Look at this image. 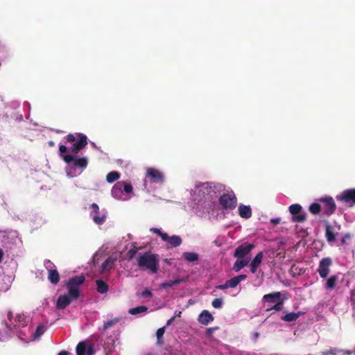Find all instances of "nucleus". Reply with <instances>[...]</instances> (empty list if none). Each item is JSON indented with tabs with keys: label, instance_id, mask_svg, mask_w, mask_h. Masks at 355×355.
Returning <instances> with one entry per match:
<instances>
[{
	"label": "nucleus",
	"instance_id": "nucleus-5",
	"mask_svg": "<svg viewBox=\"0 0 355 355\" xmlns=\"http://www.w3.org/2000/svg\"><path fill=\"white\" fill-rule=\"evenodd\" d=\"M287 299L280 292H274L268 294V311L275 310L281 311L285 300Z\"/></svg>",
	"mask_w": 355,
	"mask_h": 355
},
{
	"label": "nucleus",
	"instance_id": "nucleus-26",
	"mask_svg": "<svg viewBox=\"0 0 355 355\" xmlns=\"http://www.w3.org/2000/svg\"><path fill=\"white\" fill-rule=\"evenodd\" d=\"M249 261L250 259L237 258L236 261L234 263L233 270L236 272H239L241 269L246 266Z\"/></svg>",
	"mask_w": 355,
	"mask_h": 355
},
{
	"label": "nucleus",
	"instance_id": "nucleus-30",
	"mask_svg": "<svg viewBox=\"0 0 355 355\" xmlns=\"http://www.w3.org/2000/svg\"><path fill=\"white\" fill-rule=\"evenodd\" d=\"M97 286V291L101 294H105L108 291V285L102 279H97L96 281Z\"/></svg>",
	"mask_w": 355,
	"mask_h": 355
},
{
	"label": "nucleus",
	"instance_id": "nucleus-24",
	"mask_svg": "<svg viewBox=\"0 0 355 355\" xmlns=\"http://www.w3.org/2000/svg\"><path fill=\"white\" fill-rule=\"evenodd\" d=\"M325 237L329 243H333L336 241V233L334 232V229L328 223L325 227Z\"/></svg>",
	"mask_w": 355,
	"mask_h": 355
},
{
	"label": "nucleus",
	"instance_id": "nucleus-40",
	"mask_svg": "<svg viewBox=\"0 0 355 355\" xmlns=\"http://www.w3.org/2000/svg\"><path fill=\"white\" fill-rule=\"evenodd\" d=\"M137 251L138 248H137L136 247H134L129 250V251L128 252V259L132 260L136 256Z\"/></svg>",
	"mask_w": 355,
	"mask_h": 355
},
{
	"label": "nucleus",
	"instance_id": "nucleus-57",
	"mask_svg": "<svg viewBox=\"0 0 355 355\" xmlns=\"http://www.w3.org/2000/svg\"><path fill=\"white\" fill-rule=\"evenodd\" d=\"M295 265H293V266H292V270H293V269L295 268Z\"/></svg>",
	"mask_w": 355,
	"mask_h": 355
},
{
	"label": "nucleus",
	"instance_id": "nucleus-17",
	"mask_svg": "<svg viewBox=\"0 0 355 355\" xmlns=\"http://www.w3.org/2000/svg\"><path fill=\"white\" fill-rule=\"evenodd\" d=\"M146 176L150 178V182L153 183L162 184L164 181V176L162 173L155 168H148Z\"/></svg>",
	"mask_w": 355,
	"mask_h": 355
},
{
	"label": "nucleus",
	"instance_id": "nucleus-27",
	"mask_svg": "<svg viewBox=\"0 0 355 355\" xmlns=\"http://www.w3.org/2000/svg\"><path fill=\"white\" fill-rule=\"evenodd\" d=\"M247 276L245 275H239L236 277H232L227 281L230 288H235L243 280L245 279Z\"/></svg>",
	"mask_w": 355,
	"mask_h": 355
},
{
	"label": "nucleus",
	"instance_id": "nucleus-49",
	"mask_svg": "<svg viewBox=\"0 0 355 355\" xmlns=\"http://www.w3.org/2000/svg\"><path fill=\"white\" fill-rule=\"evenodd\" d=\"M181 314H182V311H176L175 312V315H174L173 317H175V318L176 317H179V318H180V317H181Z\"/></svg>",
	"mask_w": 355,
	"mask_h": 355
},
{
	"label": "nucleus",
	"instance_id": "nucleus-25",
	"mask_svg": "<svg viewBox=\"0 0 355 355\" xmlns=\"http://www.w3.org/2000/svg\"><path fill=\"white\" fill-rule=\"evenodd\" d=\"M263 258V253H258L250 263V271L254 273L257 268L260 266Z\"/></svg>",
	"mask_w": 355,
	"mask_h": 355
},
{
	"label": "nucleus",
	"instance_id": "nucleus-32",
	"mask_svg": "<svg viewBox=\"0 0 355 355\" xmlns=\"http://www.w3.org/2000/svg\"><path fill=\"white\" fill-rule=\"evenodd\" d=\"M321 210L322 206L318 202H313L309 207V211L313 215L319 214Z\"/></svg>",
	"mask_w": 355,
	"mask_h": 355
},
{
	"label": "nucleus",
	"instance_id": "nucleus-13",
	"mask_svg": "<svg viewBox=\"0 0 355 355\" xmlns=\"http://www.w3.org/2000/svg\"><path fill=\"white\" fill-rule=\"evenodd\" d=\"M64 161L67 164L73 162L74 166L80 168L82 171L85 169L88 164V160L86 157H80L72 155L64 156Z\"/></svg>",
	"mask_w": 355,
	"mask_h": 355
},
{
	"label": "nucleus",
	"instance_id": "nucleus-51",
	"mask_svg": "<svg viewBox=\"0 0 355 355\" xmlns=\"http://www.w3.org/2000/svg\"><path fill=\"white\" fill-rule=\"evenodd\" d=\"M3 251L0 248V263L2 262L3 258Z\"/></svg>",
	"mask_w": 355,
	"mask_h": 355
},
{
	"label": "nucleus",
	"instance_id": "nucleus-3",
	"mask_svg": "<svg viewBox=\"0 0 355 355\" xmlns=\"http://www.w3.org/2000/svg\"><path fill=\"white\" fill-rule=\"evenodd\" d=\"M85 280L84 275L74 276L69 279L67 284L68 294L73 300H77L80 296V286Z\"/></svg>",
	"mask_w": 355,
	"mask_h": 355
},
{
	"label": "nucleus",
	"instance_id": "nucleus-9",
	"mask_svg": "<svg viewBox=\"0 0 355 355\" xmlns=\"http://www.w3.org/2000/svg\"><path fill=\"white\" fill-rule=\"evenodd\" d=\"M289 211L292 215V221L293 223H303L306 219V214L302 211V207L299 204H293L289 208Z\"/></svg>",
	"mask_w": 355,
	"mask_h": 355
},
{
	"label": "nucleus",
	"instance_id": "nucleus-46",
	"mask_svg": "<svg viewBox=\"0 0 355 355\" xmlns=\"http://www.w3.org/2000/svg\"><path fill=\"white\" fill-rule=\"evenodd\" d=\"M216 288L219 290H224V289L228 288L230 287H229L227 281H226L224 284L216 286Z\"/></svg>",
	"mask_w": 355,
	"mask_h": 355
},
{
	"label": "nucleus",
	"instance_id": "nucleus-42",
	"mask_svg": "<svg viewBox=\"0 0 355 355\" xmlns=\"http://www.w3.org/2000/svg\"><path fill=\"white\" fill-rule=\"evenodd\" d=\"M59 151H60V156L64 159V156L68 155L67 153V148L64 145H60L59 146Z\"/></svg>",
	"mask_w": 355,
	"mask_h": 355
},
{
	"label": "nucleus",
	"instance_id": "nucleus-56",
	"mask_svg": "<svg viewBox=\"0 0 355 355\" xmlns=\"http://www.w3.org/2000/svg\"><path fill=\"white\" fill-rule=\"evenodd\" d=\"M259 333H255L254 334V336H255L256 338H257L259 336Z\"/></svg>",
	"mask_w": 355,
	"mask_h": 355
},
{
	"label": "nucleus",
	"instance_id": "nucleus-19",
	"mask_svg": "<svg viewBox=\"0 0 355 355\" xmlns=\"http://www.w3.org/2000/svg\"><path fill=\"white\" fill-rule=\"evenodd\" d=\"M73 298L71 296L67 295H62L59 296L56 302V307L58 309H64L67 306H69L71 303Z\"/></svg>",
	"mask_w": 355,
	"mask_h": 355
},
{
	"label": "nucleus",
	"instance_id": "nucleus-45",
	"mask_svg": "<svg viewBox=\"0 0 355 355\" xmlns=\"http://www.w3.org/2000/svg\"><path fill=\"white\" fill-rule=\"evenodd\" d=\"M152 295H153V293H152V292L149 289H145L141 293V296L143 297H151Z\"/></svg>",
	"mask_w": 355,
	"mask_h": 355
},
{
	"label": "nucleus",
	"instance_id": "nucleus-12",
	"mask_svg": "<svg viewBox=\"0 0 355 355\" xmlns=\"http://www.w3.org/2000/svg\"><path fill=\"white\" fill-rule=\"evenodd\" d=\"M254 248V245L248 243H243L239 245L234 252V256L236 258L250 259V252Z\"/></svg>",
	"mask_w": 355,
	"mask_h": 355
},
{
	"label": "nucleus",
	"instance_id": "nucleus-34",
	"mask_svg": "<svg viewBox=\"0 0 355 355\" xmlns=\"http://www.w3.org/2000/svg\"><path fill=\"white\" fill-rule=\"evenodd\" d=\"M119 322V318H114L112 320L106 321V322H104V324H103V327L101 328V330L105 331L107 329H109L110 327H111L115 325L116 324H117Z\"/></svg>",
	"mask_w": 355,
	"mask_h": 355
},
{
	"label": "nucleus",
	"instance_id": "nucleus-55",
	"mask_svg": "<svg viewBox=\"0 0 355 355\" xmlns=\"http://www.w3.org/2000/svg\"><path fill=\"white\" fill-rule=\"evenodd\" d=\"M263 301H266V295H263Z\"/></svg>",
	"mask_w": 355,
	"mask_h": 355
},
{
	"label": "nucleus",
	"instance_id": "nucleus-38",
	"mask_svg": "<svg viewBox=\"0 0 355 355\" xmlns=\"http://www.w3.org/2000/svg\"><path fill=\"white\" fill-rule=\"evenodd\" d=\"M150 231L153 232V233H155L157 234V235H159L162 240H166V239L167 238V234L166 233H164V232H162L158 228H156V227H152L150 229Z\"/></svg>",
	"mask_w": 355,
	"mask_h": 355
},
{
	"label": "nucleus",
	"instance_id": "nucleus-6",
	"mask_svg": "<svg viewBox=\"0 0 355 355\" xmlns=\"http://www.w3.org/2000/svg\"><path fill=\"white\" fill-rule=\"evenodd\" d=\"M336 198L346 207H353L355 205V189H345L336 196Z\"/></svg>",
	"mask_w": 355,
	"mask_h": 355
},
{
	"label": "nucleus",
	"instance_id": "nucleus-37",
	"mask_svg": "<svg viewBox=\"0 0 355 355\" xmlns=\"http://www.w3.org/2000/svg\"><path fill=\"white\" fill-rule=\"evenodd\" d=\"M339 352H341L337 348H330L329 349L324 350L321 352V355H337Z\"/></svg>",
	"mask_w": 355,
	"mask_h": 355
},
{
	"label": "nucleus",
	"instance_id": "nucleus-47",
	"mask_svg": "<svg viewBox=\"0 0 355 355\" xmlns=\"http://www.w3.org/2000/svg\"><path fill=\"white\" fill-rule=\"evenodd\" d=\"M281 218H272L270 220V223L272 224L273 225H276L279 224L281 222Z\"/></svg>",
	"mask_w": 355,
	"mask_h": 355
},
{
	"label": "nucleus",
	"instance_id": "nucleus-41",
	"mask_svg": "<svg viewBox=\"0 0 355 355\" xmlns=\"http://www.w3.org/2000/svg\"><path fill=\"white\" fill-rule=\"evenodd\" d=\"M211 305L215 309H220L222 307L223 305V301L220 298H215L212 302Z\"/></svg>",
	"mask_w": 355,
	"mask_h": 355
},
{
	"label": "nucleus",
	"instance_id": "nucleus-15",
	"mask_svg": "<svg viewBox=\"0 0 355 355\" xmlns=\"http://www.w3.org/2000/svg\"><path fill=\"white\" fill-rule=\"evenodd\" d=\"M331 265L332 259L330 257H324L320 261L317 272L321 278H326L328 276Z\"/></svg>",
	"mask_w": 355,
	"mask_h": 355
},
{
	"label": "nucleus",
	"instance_id": "nucleus-43",
	"mask_svg": "<svg viewBox=\"0 0 355 355\" xmlns=\"http://www.w3.org/2000/svg\"><path fill=\"white\" fill-rule=\"evenodd\" d=\"M164 332H165V327H161L157 329V331L156 332V336H157L158 342H159V340L162 338Z\"/></svg>",
	"mask_w": 355,
	"mask_h": 355
},
{
	"label": "nucleus",
	"instance_id": "nucleus-8",
	"mask_svg": "<svg viewBox=\"0 0 355 355\" xmlns=\"http://www.w3.org/2000/svg\"><path fill=\"white\" fill-rule=\"evenodd\" d=\"M7 317L10 322V324L6 322V327L8 331H11L12 329V325H13L15 327H25L28 324L27 318L23 313L17 314L14 319V322L12 321V313L10 311H8Z\"/></svg>",
	"mask_w": 355,
	"mask_h": 355
},
{
	"label": "nucleus",
	"instance_id": "nucleus-54",
	"mask_svg": "<svg viewBox=\"0 0 355 355\" xmlns=\"http://www.w3.org/2000/svg\"><path fill=\"white\" fill-rule=\"evenodd\" d=\"M343 355H352L351 352H342Z\"/></svg>",
	"mask_w": 355,
	"mask_h": 355
},
{
	"label": "nucleus",
	"instance_id": "nucleus-31",
	"mask_svg": "<svg viewBox=\"0 0 355 355\" xmlns=\"http://www.w3.org/2000/svg\"><path fill=\"white\" fill-rule=\"evenodd\" d=\"M337 282H338V277L336 275H331L327 280V282L325 284V288L327 290L334 289L336 287Z\"/></svg>",
	"mask_w": 355,
	"mask_h": 355
},
{
	"label": "nucleus",
	"instance_id": "nucleus-29",
	"mask_svg": "<svg viewBox=\"0 0 355 355\" xmlns=\"http://www.w3.org/2000/svg\"><path fill=\"white\" fill-rule=\"evenodd\" d=\"M182 257L188 262L197 261L199 259V255L196 252H185L182 254Z\"/></svg>",
	"mask_w": 355,
	"mask_h": 355
},
{
	"label": "nucleus",
	"instance_id": "nucleus-33",
	"mask_svg": "<svg viewBox=\"0 0 355 355\" xmlns=\"http://www.w3.org/2000/svg\"><path fill=\"white\" fill-rule=\"evenodd\" d=\"M120 178V174L117 171L110 172L106 176V180L109 183L116 181Z\"/></svg>",
	"mask_w": 355,
	"mask_h": 355
},
{
	"label": "nucleus",
	"instance_id": "nucleus-18",
	"mask_svg": "<svg viewBox=\"0 0 355 355\" xmlns=\"http://www.w3.org/2000/svg\"><path fill=\"white\" fill-rule=\"evenodd\" d=\"M91 209L94 211V214L92 216L94 222L97 225H102L105 223L106 214H100L99 207L96 203H92L90 206Z\"/></svg>",
	"mask_w": 355,
	"mask_h": 355
},
{
	"label": "nucleus",
	"instance_id": "nucleus-11",
	"mask_svg": "<svg viewBox=\"0 0 355 355\" xmlns=\"http://www.w3.org/2000/svg\"><path fill=\"white\" fill-rule=\"evenodd\" d=\"M318 200L322 203L321 206L324 215L329 216L335 212L336 209V205L332 197L328 196L321 198Z\"/></svg>",
	"mask_w": 355,
	"mask_h": 355
},
{
	"label": "nucleus",
	"instance_id": "nucleus-1",
	"mask_svg": "<svg viewBox=\"0 0 355 355\" xmlns=\"http://www.w3.org/2000/svg\"><path fill=\"white\" fill-rule=\"evenodd\" d=\"M137 263L140 270L155 274L159 268V255L150 252L140 253L137 258Z\"/></svg>",
	"mask_w": 355,
	"mask_h": 355
},
{
	"label": "nucleus",
	"instance_id": "nucleus-4",
	"mask_svg": "<svg viewBox=\"0 0 355 355\" xmlns=\"http://www.w3.org/2000/svg\"><path fill=\"white\" fill-rule=\"evenodd\" d=\"M218 202L223 209L232 211L236 207L238 200L235 193L230 190L220 195Z\"/></svg>",
	"mask_w": 355,
	"mask_h": 355
},
{
	"label": "nucleus",
	"instance_id": "nucleus-23",
	"mask_svg": "<svg viewBox=\"0 0 355 355\" xmlns=\"http://www.w3.org/2000/svg\"><path fill=\"white\" fill-rule=\"evenodd\" d=\"M116 258L109 257L101 265V268L102 272H109L114 266Z\"/></svg>",
	"mask_w": 355,
	"mask_h": 355
},
{
	"label": "nucleus",
	"instance_id": "nucleus-39",
	"mask_svg": "<svg viewBox=\"0 0 355 355\" xmlns=\"http://www.w3.org/2000/svg\"><path fill=\"white\" fill-rule=\"evenodd\" d=\"M44 332V327L42 326V325H39L35 333H34V338H40Z\"/></svg>",
	"mask_w": 355,
	"mask_h": 355
},
{
	"label": "nucleus",
	"instance_id": "nucleus-36",
	"mask_svg": "<svg viewBox=\"0 0 355 355\" xmlns=\"http://www.w3.org/2000/svg\"><path fill=\"white\" fill-rule=\"evenodd\" d=\"M181 279L170 280L161 284L160 287L162 288H168L173 286L178 285L181 282Z\"/></svg>",
	"mask_w": 355,
	"mask_h": 355
},
{
	"label": "nucleus",
	"instance_id": "nucleus-20",
	"mask_svg": "<svg viewBox=\"0 0 355 355\" xmlns=\"http://www.w3.org/2000/svg\"><path fill=\"white\" fill-rule=\"evenodd\" d=\"M212 315L207 310H204L201 312L198 317V322L204 325L209 324V322L214 320Z\"/></svg>",
	"mask_w": 355,
	"mask_h": 355
},
{
	"label": "nucleus",
	"instance_id": "nucleus-28",
	"mask_svg": "<svg viewBox=\"0 0 355 355\" xmlns=\"http://www.w3.org/2000/svg\"><path fill=\"white\" fill-rule=\"evenodd\" d=\"M301 314H302V313L300 311L297 312V313L291 312V313H286L284 315H282L281 317V319L285 322H294L297 320V318L300 317V315Z\"/></svg>",
	"mask_w": 355,
	"mask_h": 355
},
{
	"label": "nucleus",
	"instance_id": "nucleus-2",
	"mask_svg": "<svg viewBox=\"0 0 355 355\" xmlns=\"http://www.w3.org/2000/svg\"><path fill=\"white\" fill-rule=\"evenodd\" d=\"M65 138L69 143L74 142L78 139V141L73 144L71 148V151L73 154H78L88 144L87 136L83 133L69 134Z\"/></svg>",
	"mask_w": 355,
	"mask_h": 355
},
{
	"label": "nucleus",
	"instance_id": "nucleus-22",
	"mask_svg": "<svg viewBox=\"0 0 355 355\" xmlns=\"http://www.w3.org/2000/svg\"><path fill=\"white\" fill-rule=\"evenodd\" d=\"M239 214L243 218H250L252 216V209L249 205L241 204L238 208Z\"/></svg>",
	"mask_w": 355,
	"mask_h": 355
},
{
	"label": "nucleus",
	"instance_id": "nucleus-58",
	"mask_svg": "<svg viewBox=\"0 0 355 355\" xmlns=\"http://www.w3.org/2000/svg\"><path fill=\"white\" fill-rule=\"evenodd\" d=\"M147 355H153V354H151V353H149V354H148Z\"/></svg>",
	"mask_w": 355,
	"mask_h": 355
},
{
	"label": "nucleus",
	"instance_id": "nucleus-10",
	"mask_svg": "<svg viewBox=\"0 0 355 355\" xmlns=\"http://www.w3.org/2000/svg\"><path fill=\"white\" fill-rule=\"evenodd\" d=\"M123 191L126 193H131L132 191V184L124 181L117 182L112 189V195L116 198H120Z\"/></svg>",
	"mask_w": 355,
	"mask_h": 355
},
{
	"label": "nucleus",
	"instance_id": "nucleus-52",
	"mask_svg": "<svg viewBox=\"0 0 355 355\" xmlns=\"http://www.w3.org/2000/svg\"><path fill=\"white\" fill-rule=\"evenodd\" d=\"M58 355H69V354L68 352L61 351L60 352L58 353Z\"/></svg>",
	"mask_w": 355,
	"mask_h": 355
},
{
	"label": "nucleus",
	"instance_id": "nucleus-14",
	"mask_svg": "<svg viewBox=\"0 0 355 355\" xmlns=\"http://www.w3.org/2000/svg\"><path fill=\"white\" fill-rule=\"evenodd\" d=\"M44 266L48 270V279L53 284H57L60 279V274L56 269H53L55 267L54 264L50 260L44 261Z\"/></svg>",
	"mask_w": 355,
	"mask_h": 355
},
{
	"label": "nucleus",
	"instance_id": "nucleus-35",
	"mask_svg": "<svg viewBox=\"0 0 355 355\" xmlns=\"http://www.w3.org/2000/svg\"><path fill=\"white\" fill-rule=\"evenodd\" d=\"M148 308L145 306H139L135 308L130 309L128 313L131 315H136L140 313L146 312Z\"/></svg>",
	"mask_w": 355,
	"mask_h": 355
},
{
	"label": "nucleus",
	"instance_id": "nucleus-7",
	"mask_svg": "<svg viewBox=\"0 0 355 355\" xmlns=\"http://www.w3.org/2000/svg\"><path fill=\"white\" fill-rule=\"evenodd\" d=\"M223 187L221 184L212 182H198L196 184L199 194L201 193L203 196L209 194L211 191L216 192V190H219Z\"/></svg>",
	"mask_w": 355,
	"mask_h": 355
},
{
	"label": "nucleus",
	"instance_id": "nucleus-50",
	"mask_svg": "<svg viewBox=\"0 0 355 355\" xmlns=\"http://www.w3.org/2000/svg\"><path fill=\"white\" fill-rule=\"evenodd\" d=\"M174 320L175 317H172L171 319L168 320V321L166 322V326H169Z\"/></svg>",
	"mask_w": 355,
	"mask_h": 355
},
{
	"label": "nucleus",
	"instance_id": "nucleus-53",
	"mask_svg": "<svg viewBox=\"0 0 355 355\" xmlns=\"http://www.w3.org/2000/svg\"><path fill=\"white\" fill-rule=\"evenodd\" d=\"M48 145H49L50 147H53V146H55V143H54V141H49L48 142Z\"/></svg>",
	"mask_w": 355,
	"mask_h": 355
},
{
	"label": "nucleus",
	"instance_id": "nucleus-21",
	"mask_svg": "<svg viewBox=\"0 0 355 355\" xmlns=\"http://www.w3.org/2000/svg\"><path fill=\"white\" fill-rule=\"evenodd\" d=\"M166 237L167 238L166 239V240H163V241L167 242L171 248L178 247L182 243V239H181V237L180 236L173 235V236H169L167 234Z\"/></svg>",
	"mask_w": 355,
	"mask_h": 355
},
{
	"label": "nucleus",
	"instance_id": "nucleus-44",
	"mask_svg": "<svg viewBox=\"0 0 355 355\" xmlns=\"http://www.w3.org/2000/svg\"><path fill=\"white\" fill-rule=\"evenodd\" d=\"M218 329V327H209V328H208V329L206 330V332H205L206 336H207V337H211V336H212L213 333H214L216 330H217Z\"/></svg>",
	"mask_w": 355,
	"mask_h": 355
},
{
	"label": "nucleus",
	"instance_id": "nucleus-48",
	"mask_svg": "<svg viewBox=\"0 0 355 355\" xmlns=\"http://www.w3.org/2000/svg\"><path fill=\"white\" fill-rule=\"evenodd\" d=\"M350 239V235L349 234H346L341 239L342 244H345L346 243V239Z\"/></svg>",
	"mask_w": 355,
	"mask_h": 355
},
{
	"label": "nucleus",
	"instance_id": "nucleus-16",
	"mask_svg": "<svg viewBox=\"0 0 355 355\" xmlns=\"http://www.w3.org/2000/svg\"><path fill=\"white\" fill-rule=\"evenodd\" d=\"M76 352L77 355H94L95 350L92 344L81 341L77 345Z\"/></svg>",
	"mask_w": 355,
	"mask_h": 355
}]
</instances>
